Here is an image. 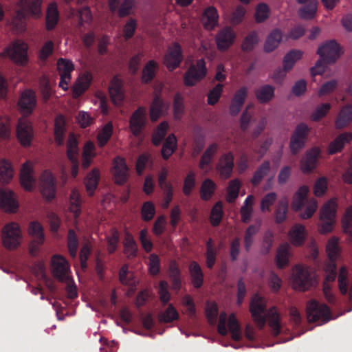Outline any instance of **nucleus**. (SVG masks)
I'll list each match as a JSON object with an SVG mask.
<instances>
[{"label":"nucleus","mask_w":352,"mask_h":352,"mask_svg":"<svg viewBox=\"0 0 352 352\" xmlns=\"http://www.w3.org/2000/svg\"><path fill=\"white\" fill-rule=\"evenodd\" d=\"M338 207L339 199L337 197L331 198L322 204L319 211V233L326 234L333 230L337 222Z\"/></svg>","instance_id":"1"},{"label":"nucleus","mask_w":352,"mask_h":352,"mask_svg":"<svg viewBox=\"0 0 352 352\" xmlns=\"http://www.w3.org/2000/svg\"><path fill=\"white\" fill-rule=\"evenodd\" d=\"M291 287L298 291H306L316 283L312 270L304 265H297L292 269L289 278Z\"/></svg>","instance_id":"2"},{"label":"nucleus","mask_w":352,"mask_h":352,"mask_svg":"<svg viewBox=\"0 0 352 352\" xmlns=\"http://www.w3.org/2000/svg\"><path fill=\"white\" fill-rule=\"evenodd\" d=\"M342 251L340 238L337 236H331L325 245V252L329 261L324 264V271L327 274V280L333 281L336 278V262L340 258Z\"/></svg>","instance_id":"3"},{"label":"nucleus","mask_w":352,"mask_h":352,"mask_svg":"<svg viewBox=\"0 0 352 352\" xmlns=\"http://www.w3.org/2000/svg\"><path fill=\"white\" fill-rule=\"evenodd\" d=\"M228 329L231 333L232 340L234 342L239 341L241 339V329L234 314H232L228 318L227 314L222 312L219 318L218 332L221 336H226L228 333Z\"/></svg>","instance_id":"4"},{"label":"nucleus","mask_w":352,"mask_h":352,"mask_svg":"<svg viewBox=\"0 0 352 352\" xmlns=\"http://www.w3.org/2000/svg\"><path fill=\"white\" fill-rule=\"evenodd\" d=\"M42 0H19L20 10L17 11L16 17L19 19L20 30L25 28L24 20L27 15L39 17L41 13Z\"/></svg>","instance_id":"5"},{"label":"nucleus","mask_w":352,"mask_h":352,"mask_svg":"<svg viewBox=\"0 0 352 352\" xmlns=\"http://www.w3.org/2000/svg\"><path fill=\"white\" fill-rule=\"evenodd\" d=\"M22 234L18 223L12 222L6 224L2 230L3 245L10 250L16 248L21 243Z\"/></svg>","instance_id":"6"},{"label":"nucleus","mask_w":352,"mask_h":352,"mask_svg":"<svg viewBox=\"0 0 352 352\" xmlns=\"http://www.w3.org/2000/svg\"><path fill=\"white\" fill-rule=\"evenodd\" d=\"M207 74L206 62L199 59L195 65H191L184 76V83L186 87H192L205 78Z\"/></svg>","instance_id":"7"},{"label":"nucleus","mask_w":352,"mask_h":352,"mask_svg":"<svg viewBox=\"0 0 352 352\" xmlns=\"http://www.w3.org/2000/svg\"><path fill=\"white\" fill-rule=\"evenodd\" d=\"M342 53L340 45L334 40L321 43L317 50L320 58L327 63H333Z\"/></svg>","instance_id":"8"},{"label":"nucleus","mask_w":352,"mask_h":352,"mask_svg":"<svg viewBox=\"0 0 352 352\" xmlns=\"http://www.w3.org/2000/svg\"><path fill=\"white\" fill-rule=\"evenodd\" d=\"M267 307L266 299L259 295L253 296L250 305V311L255 322L261 328L265 324V311Z\"/></svg>","instance_id":"9"},{"label":"nucleus","mask_w":352,"mask_h":352,"mask_svg":"<svg viewBox=\"0 0 352 352\" xmlns=\"http://www.w3.org/2000/svg\"><path fill=\"white\" fill-rule=\"evenodd\" d=\"M307 319L309 322H326L331 319L327 305L316 300H311L307 307Z\"/></svg>","instance_id":"10"},{"label":"nucleus","mask_w":352,"mask_h":352,"mask_svg":"<svg viewBox=\"0 0 352 352\" xmlns=\"http://www.w3.org/2000/svg\"><path fill=\"white\" fill-rule=\"evenodd\" d=\"M146 124V109L144 107H139L130 117V131L135 137H139L143 133Z\"/></svg>","instance_id":"11"},{"label":"nucleus","mask_w":352,"mask_h":352,"mask_svg":"<svg viewBox=\"0 0 352 352\" xmlns=\"http://www.w3.org/2000/svg\"><path fill=\"white\" fill-rule=\"evenodd\" d=\"M321 155V149L315 146L306 151L300 162V169L304 174L314 172L318 166V160Z\"/></svg>","instance_id":"12"},{"label":"nucleus","mask_w":352,"mask_h":352,"mask_svg":"<svg viewBox=\"0 0 352 352\" xmlns=\"http://www.w3.org/2000/svg\"><path fill=\"white\" fill-rule=\"evenodd\" d=\"M29 234L33 237L30 245V253L35 256L39 250V247L44 243L45 235L42 225L38 221H32L29 225Z\"/></svg>","instance_id":"13"},{"label":"nucleus","mask_w":352,"mask_h":352,"mask_svg":"<svg viewBox=\"0 0 352 352\" xmlns=\"http://www.w3.org/2000/svg\"><path fill=\"white\" fill-rule=\"evenodd\" d=\"M6 54L16 64L24 65L28 60V45L17 40L6 50Z\"/></svg>","instance_id":"14"},{"label":"nucleus","mask_w":352,"mask_h":352,"mask_svg":"<svg viewBox=\"0 0 352 352\" xmlns=\"http://www.w3.org/2000/svg\"><path fill=\"white\" fill-rule=\"evenodd\" d=\"M183 59L182 47L179 43H175L168 47L164 56V64L170 72H173L179 67Z\"/></svg>","instance_id":"15"},{"label":"nucleus","mask_w":352,"mask_h":352,"mask_svg":"<svg viewBox=\"0 0 352 352\" xmlns=\"http://www.w3.org/2000/svg\"><path fill=\"white\" fill-rule=\"evenodd\" d=\"M108 5L112 12H117L120 18H124L134 13L136 1L135 0H123L120 3V0H108Z\"/></svg>","instance_id":"16"},{"label":"nucleus","mask_w":352,"mask_h":352,"mask_svg":"<svg viewBox=\"0 0 352 352\" xmlns=\"http://www.w3.org/2000/svg\"><path fill=\"white\" fill-rule=\"evenodd\" d=\"M18 105L23 115H30L36 105L35 92L31 89L23 91L19 97Z\"/></svg>","instance_id":"17"},{"label":"nucleus","mask_w":352,"mask_h":352,"mask_svg":"<svg viewBox=\"0 0 352 352\" xmlns=\"http://www.w3.org/2000/svg\"><path fill=\"white\" fill-rule=\"evenodd\" d=\"M55 179L52 173L45 170L41 176V190L43 195L47 199L52 200L56 194Z\"/></svg>","instance_id":"18"},{"label":"nucleus","mask_w":352,"mask_h":352,"mask_svg":"<svg viewBox=\"0 0 352 352\" xmlns=\"http://www.w3.org/2000/svg\"><path fill=\"white\" fill-rule=\"evenodd\" d=\"M53 276L60 281L67 278L69 265L67 261L60 255H54L52 258Z\"/></svg>","instance_id":"19"},{"label":"nucleus","mask_w":352,"mask_h":352,"mask_svg":"<svg viewBox=\"0 0 352 352\" xmlns=\"http://www.w3.org/2000/svg\"><path fill=\"white\" fill-rule=\"evenodd\" d=\"M307 232L305 226L297 223L294 225L287 233L290 244L295 247L302 246L307 239Z\"/></svg>","instance_id":"20"},{"label":"nucleus","mask_w":352,"mask_h":352,"mask_svg":"<svg viewBox=\"0 0 352 352\" xmlns=\"http://www.w3.org/2000/svg\"><path fill=\"white\" fill-rule=\"evenodd\" d=\"M113 175L118 184H124L127 181L129 176V168L124 158L116 157L114 159Z\"/></svg>","instance_id":"21"},{"label":"nucleus","mask_w":352,"mask_h":352,"mask_svg":"<svg viewBox=\"0 0 352 352\" xmlns=\"http://www.w3.org/2000/svg\"><path fill=\"white\" fill-rule=\"evenodd\" d=\"M308 130V127L305 124H300L297 126L290 142L292 153H297L304 146Z\"/></svg>","instance_id":"22"},{"label":"nucleus","mask_w":352,"mask_h":352,"mask_svg":"<svg viewBox=\"0 0 352 352\" xmlns=\"http://www.w3.org/2000/svg\"><path fill=\"white\" fill-rule=\"evenodd\" d=\"M235 34L230 27H226L217 34L215 41L219 50H226L234 43Z\"/></svg>","instance_id":"23"},{"label":"nucleus","mask_w":352,"mask_h":352,"mask_svg":"<svg viewBox=\"0 0 352 352\" xmlns=\"http://www.w3.org/2000/svg\"><path fill=\"white\" fill-rule=\"evenodd\" d=\"M302 52L300 50H292L289 52L285 56L283 60V69L279 70L277 74H274V79L278 80L279 75L283 78L287 71L290 70L295 63L301 59Z\"/></svg>","instance_id":"24"},{"label":"nucleus","mask_w":352,"mask_h":352,"mask_svg":"<svg viewBox=\"0 0 352 352\" xmlns=\"http://www.w3.org/2000/svg\"><path fill=\"white\" fill-rule=\"evenodd\" d=\"M16 132L21 144L24 146H30L33 138V129L30 122L19 120Z\"/></svg>","instance_id":"25"},{"label":"nucleus","mask_w":352,"mask_h":352,"mask_svg":"<svg viewBox=\"0 0 352 352\" xmlns=\"http://www.w3.org/2000/svg\"><path fill=\"white\" fill-rule=\"evenodd\" d=\"M0 207L6 212H16L19 204L16 196L12 191L0 190Z\"/></svg>","instance_id":"26"},{"label":"nucleus","mask_w":352,"mask_h":352,"mask_svg":"<svg viewBox=\"0 0 352 352\" xmlns=\"http://www.w3.org/2000/svg\"><path fill=\"white\" fill-rule=\"evenodd\" d=\"M352 141V133L345 131L338 135L329 145L328 153L333 155L340 152L344 146Z\"/></svg>","instance_id":"27"},{"label":"nucleus","mask_w":352,"mask_h":352,"mask_svg":"<svg viewBox=\"0 0 352 352\" xmlns=\"http://www.w3.org/2000/svg\"><path fill=\"white\" fill-rule=\"evenodd\" d=\"M234 166L233 155L230 153L223 155L217 164V168L221 178L228 179L230 177Z\"/></svg>","instance_id":"28"},{"label":"nucleus","mask_w":352,"mask_h":352,"mask_svg":"<svg viewBox=\"0 0 352 352\" xmlns=\"http://www.w3.org/2000/svg\"><path fill=\"white\" fill-rule=\"evenodd\" d=\"M309 192V188L307 186L302 185L298 188L292 197V208L294 210L299 211L302 209L308 201Z\"/></svg>","instance_id":"29"},{"label":"nucleus","mask_w":352,"mask_h":352,"mask_svg":"<svg viewBox=\"0 0 352 352\" xmlns=\"http://www.w3.org/2000/svg\"><path fill=\"white\" fill-rule=\"evenodd\" d=\"M60 20V13L56 3H50L46 10L45 28L47 31L54 30Z\"/></svg>","instance_id":"30"},{"label":"nucleus","mask_w":352,"mask_h":352,"mask_svg":"<svg viewBox=\"0 0 352 352\" xmlns=\"http://www.w3.org/2000/svg\"><path fill=\"white\" fill-rule=\"evenodd\" d=\"M92 80V75L86 72L80 76L72 87L73 96L78 98L82 96L89 87Z\"/></svg>","instance_id":"31"},{"label":"nucleus","mask_w":352,"mask_h":352,"mask_svg":"<svg viewBox=\"0 0 352 352\" xmlns=\"http://www.w3.org/2000/svg\"><path fill=\"white\" fill-rule=\"evenodd\" d=\"M190 281L193 287L199 289L204 284V272L199 264L193 261L188 265Z\"/></svg>","instance_id":"32"},{"label":"nucleus","mask_w":352,"mask_h":352,"mask_svg":"<svg viewBox=\"0 0 352 352\" xmlns=\"http://www.w3.org/2000/svg\"><path fill=\"white\" fill-rule=\"evenodd\" d=\"M32 173V170L29 163H24L20 174L21 184L25 190L30 191L33 189L35 183Z\"/></svg>","instance_id":"33"},{"label":"nucleus","mask_w":352,"mask_h":352,"mask_svg":"<svg viewBox=\"0 0 352 352\" xmlns=\"http://www.w3.org/2000/svg\"><path fill=\"white\" fill-rule=\"evenodd\" d=\"M266 318L267 319L268 325L271 328L273 333L275 335L279 334L282 327V322L280 316L276 307H272L269 309L265 316V319Z\"/></svg>","instance_id":"34"},{"label":"nucleus","mask_w":352,"mask_h":352,"mask_svg":"<svg viewBox=\"0 0 352 352\" xmlns=\"http://www.w3.org/2000/svg\"><path fill=\"white\" fill-rule=\"evenodd\" d=\"M100 178V170L97 168H93L85 178V185L89 196H93L98 187Z\"/></svg>","instance_id":"35"},{"label":"nucleus","mask_w":352,"mask_h":352,"mask_svg":"<svg viewBox=\"0 0 352 352\" xmlns=\"http://www.w3.org/2000/svg\"><path fill=\"white\" fill-rule=\"evenodd\" d=\"M124 253L128 258H133L138 255V244L133 235L129 232H126L123 242Z\"/></svg>","instance_id":"36"},{"label":"nucleus","mask_w":352,"mask_h":352,"mask_svg":"<svg viewBox=\"0 0 352 352\" xmlns=\"http://www.w3.org/2000/svg\"><path fill=\"white\" fill-rule=\"evenodd\" d=\"M204 25L207 30H212L218 25L219 14L213 6L208 7L204 12Z\"/></svg>","instance_id":"37"},{"label":"nucleus","mask_w":352,"mask_h":352,"mask_svg":"<svg viewBox=\"0 0 352 352\" xmlns=\"http://www.w3.org/2000/svg\"><path fill=\"white\" fill-rule=\"evenodd\" d=\"M352 121V105L344 107L340 111L335 122L337 129H342L347 126Z\"/></svg>","instance_id":"38"},{"label":"nucleus","mask_w":352,"mask_h":352,"mask_svg":"<svg viewBox=\"0 0 352 352\" xmlns=\"http://www.w3.org/2000/svg\"><path fill=\"white\" fill-rule=\"evenodd\" d=\"M158 68V64L155 60H148L142 72V82L144 84L150 83L155 77Z\"/></svg>","instance_id":"39"},{"label":"nucleus","mask_w":352,"mask_h":352,"mask_svg":"<svg viewBox=\"0 0 352 352\" xmlns=\"http://www.w3.org/2000/svg\"><path fill=\"white\" fill-rule=\"evenodd\" d=\"M283 38L282 32L276 29L273 30L266 38L263 50L266 52H271L278 47Z\"/></svg>","instance_id":"40"},{"label":"nucleus","mask_w":352,"mask_h":352,"mask_svg":"<svg viewBox=\"0 0 352 352\" xmlns=\"http://www.w3.org/2000/svg\"><path fill=\"white\" fill-rule=\"evenodd\" d=\"M168 275L172 284V289L178 292L182 287L181 270L175 261L170 265Z\"/></svg>","instance_id":"41"},{"label":"nucleus","mask_w":352,"mask_h":352,"mask_svg":"<svg viewBox=\"0 0 352 352\" xmlns=\"http://www.w3.org/2000/svg\"><path fill=\"white\" fill-rule=\"evenodd\" d=\"M164 102L159 96H155L150 107V118L151 121H157L162 116L164 109Z\"/></svg>","instance_id":"42"},{"label":"nucleus","mask_w":352,"mask_h":352,"mask_svg":"<svg viewBox=\"0 0 352 352\" xmlns=\"http://www.w3.org/2000/svg\"><path fill=\"white\" fill-rule=\"evenodd\" d=\"M290 246L284 243L279 246L276 256V263L278 268H283L289 263Z\"/></svg>","instance_id":"43"},{"label":"nucleus","mask_w":352,"mask_h":352,"mask_svg":"<svg viewBox=\"0 0 352 352\" xmlns=\"http://www.w3.org/2000/svg\"><path fill=\"white\" fill-rule=\"evenodd\" d=\"M179 315L173 304H168L167 308L159 313L158 320L162 323H170L179 319Z\"/></svg>","instance_id":"44"},{"label":"nucleus","mask_w":352,"mask_h":352,"mask_svg":"<svg viewBox=\"0 0 352 352\" xmlns=\"http://www.w3.org/2000/svg\"><path fill=\"white\" fill-rule=\"evenodd\" d=\"M219 146L216 143L210 144L203 153L201 157L199 167L204 170L206 167L210 165L213 160L215 153L217 152Z\"/></svg>","instance_id":"45"},{"label":"nucleus","mask_w":352,"mask_h":352,"mask_svg":"<svg viewBox=\"0 0 352 352\" xmlns=\"http://www.w3.org/2000/svg\"><path fill=\"white\" fill-rule=\"evenodd\" d=\"M177 146L176 137L174 134L169 135L163 144L162 155L164 160H168L175 151Z\"/></svg>","instance_id":"46"},{"label":"nucleus","mask_w":352,"mask_h":352,"mask_svg":"<svg viewBox=\"0 0 352 352\" xmlns=\"http://www.w3.org/2000/svg\"><path fill=\"white\" fill-rule=\"evenodd\" d=\"M215 183L210 179H205L200 188V197L204 201L210 200L216 190Z\"/></svg>","instance_id":"47"},{"label":"nucleus","mask_w":352,"mask_h":352,"mask_svg":"<svg viewBox=\"0 0 352 352\" xmlns=\"http://www.w3.org/2000/svg\"><path fill=\"white\" fill-rule=\"evenodd\" d=\"M113 134V124L111 122L107 123L97 136L98 144L100 147L104 146L110 140Z\"/></svg>","instance_id":"48"},{"label":"nucleus","mask_w":352,"mask_h":352,"mask_svg":"<svg viewBox=\"0 0 352 352\" xmlns=\"http://www.w3.org/2000/svg\"><path fill=\"white\" fill-rule=\"evenodd\" d=\"M11 164L6 160H0V182L8 183L12 178Z\"/></svg>","instance_id":"49"},{"label":"nucleus","mask_w":352,"mask_h":352,"mask_svg":"<svg viewBox=\"0 0 352 352\" xmlns=\"http://www.w3.org/2000/svg\"><path fill=\"white\" fill-rule=\"evenodd\" d=\"M223 204L221 201H217L212 207L210 212V223L213 226H217L223 218Z\"/></svg>","instance_id":"50"},{"label":"nucleus","mask_w":352,"mask_h":352,"mask_svg":"<svg viewBox=\"0 0 352 352\" xmlns=\"http://www.w3.org/2000/svg\"><path fill=\"white\" fill-rule=\"evenodd\" d=\"M81 199L77 190H73L70 195V211L74 213L76 218L81 213Z\"/></svg>","instance_id":"51"},{"label":"nucleus","mask_w":352,"mask_h":352,"mask_svg":"<svg viewBox=\"0 0 352 352\" xmlns=\"http://www.w3.org/2000/svg\"><path fill=\"white\" fill-rule=\"evenodd\" d=\"M168 124L166 122H161L152 135V142L155 146H159L166 135Z\"/></svg>","instance_id":"52"},{"label":"nucleus","mask_w":352,"mask_h":352,"mask_svg":"<svg viewBox=\"0 0 352 352\" xmlns=\"http://www.w3.org/2000/svg\"><path fill=\"white\" fill-rule=\"evenodd\" d=\"M288 204V199L286 197L282 198L278 201L275 213V220L276 223H280L285 220Z\"/></svg>","instance_id":"53"},{"label":"nucleus","mask_w":352,"mask_h":352,"mask_svg":"<svg viewBox=\"0 0 352 352\" xmlns=\"http://www.w3.org/2000/svg\"><path fill=\"white\" fill-rule=\"evenodd\" d=\"M119 241V232L116 228L111 229L110 235L107 236V251L109 254H113L116 251Z\"/></svg>","instance_id":"54"},{"label":"nucleus","mask_w":352,"mask_h":352,"mask_svg":"<svg viewBox=\"0 0 352 352\" xmlns=\"http://www.w3.org/2000/svg\"><path fill=\"white\" fill-rule=\"evenodd\" d=\"M328 189V180L325 177H319L313 186V193L317 197H323Z\"/></svg>","instance_id":"55"},{"label":"nucleus","mask_w":352,"mask_h":352,"mask_svg":"<svg viewBox=\"0 0 352 352\" xmlns=\"http://www.w3.org/2000/svg\"><path fill=\"white\" fill-rule=\"evenodd\" d=\"M65 123L63 116H60L56 120L54 128V136L56 144L62 145L64 142Z\"/></svg>","instance_id":"56"},{"label":"nucleus","mask_w":352,"mask_h":352,"mask_svg":"<svg viewBox=\"0 0 352 352\" xmlns=\"http://www.w3.org/2000/svg\"><path fill=\"white\" fill-rule=\"evenodd\" d=\"M78 239L74 230L70 229L67 235V246L70 256L75 258L78 248Z\"/></svg>","instance_id":"57"},{"label":"nucleus","mask_w":352,"mask_h":352,"mask_svg":"<svg viewBox=\"0 0 352 352\" xmlns=\"http://www.w3.org/2000/svg\"><path fill=\"white\" fill-rule=\"evenodd\" d=\"M155 214V207L151 201H145L141 208V217L144 221H150Z\"/></svg>","instance_id":"58"},{"label":"nucleus","mask_w":352,"mask_h":352,"mask_svg":"<svg viewBox=\"0 0 352 352\" xmlns=\"http://www.w3.org/2000/svg\"><path fill=\"white\" fill-rule=\"evenodd\" d=\"M305 204V208L299 214L302 219H310L318 209V201L314 198L309 199Z\"/></svg>","instance_id":"59"},{"label":"nucleus","mask_w":352,"mask_h":352,"mask_svg":"<svg viewBox=\"0 0 352 352\" xmlns=\"http://www.w3.org/2000/svg\"><path fill=\"white\" fill-rule=\"evenodd\" d=\"M57 67L60 75H63L65 77H71V73L74 69L72 61L63 58L58 60Z\"/></svg>","instance_id":"60"},{"label":"nucleus","mask_w":352,"mask_h":352,"mask_svg":"<svg viewBox=\"0 0 352 352\" xmlns=\"http://www.w3.org/2000/svg\"><path fill=\"white\" fill-rule=\"evenodd\" d=\"M173 113L176 119H180L184 112V97L177 92L173 99Z\"/></svg>","instance_id":"61"},{"label":"nucleus","mask_w":352,"mask_h":352,"mask_svg":"<svg viewBox=\"0 0 352 352\" xmlns=\"http://www.w3.org/2000/svg\"><path fill=\"white\" fill-rule=\"evenodd\" d=\"M242 109V88L239 89L230 104V113L232 116H236Z\"/></svg>","instance_id":"62"},{"label":"nucleus","mask_w":352,"mask_h":352,"mask_svg":"<svg viewBox=\"0 0 352 352\" xmlns=\"http://www.w3.org/2000/svg\"><path fill=\"white\" fill-rule=\"evenodd\" d=\"M196 185V179H195V174L192 171H190L186 175L184 182V186L182 188L183 193L186 196H189L192 191L193 190L194 188Z\"/></svg>","instance_id":"63"},{"label":"nucleus","mask_w":352,"mask_h":352,"mask_svg":"<svg viewBox=\"0 0 352 352\" xmlns=\"http://www.w3.org/2000/svg\"><path fill=\"white\" fill-rule=\"evenodd\" d=\"M274 95V89L272 86L265 85L256 91V97L261 102H266L271 100Z\"/></svg>","instance_id":"64"}]
</instances>
